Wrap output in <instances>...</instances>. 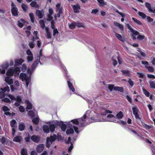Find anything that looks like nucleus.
I'll use <instances>...</instances> for the list:
<instances>
[{
  "label": "nucleus",
  "instance_id": "f257e3e1",
  "mask_svg": "<svg viewBox=\"0 0 155 155\" xmlns=\"http://www.w3.org/2000/svg\"><path fill=\"white\" fill-rule=\"evenodd\" d=\"M91 113V111L90 110H88L86 112V114L84 115L83 117L81 118L77 119H74L71 120V121L66 122L65 123L68 125H72V124L77 125L79 124L81 126H84L87 124L91 123L92 121H90L89 120L90 118L91 117L90 114Z\"/></svg>",
  "mask_w": 155,
  "mask_h": 155
},
{
  "label": "nucleus",
  "instance_id": "f03ea898",
  "mask_svg": "<svg viewBox=\"0 0 155 155\" xmlns=\"http://www.w3.org/2000/svg\"><path fill=\"white\" fill-rule=\"evenodd\" d=\"M23 70H27L26 73H21L19 75L20 79L22 81H25L26 82V86L27 88L28 87L31 82V75L32 73L34 71L35 68H21Z\"/></svg>",
  "mask_w": 155,
  "mask_h": 155
},
{
  "label": "nucleus",
  "instance_id": "7ed1b4c3",
  "mask_svg": "<svg viewBox=\"0 0 155 155\" xmlns=\"http://www.w3.org/2000/svg\"><path fill=\"white\" fill-rule=\"evenodd\" d=\"M20 72V68H9L6 73L8 77L5 78V82L9 85L13 84L12 79L9 76H12L13 74L15 77L18 76Z\"/></svg>",
  "mask_w": 155,
  "mask_h": 155
},
{
  "label": "nucleus",
  "instance_id": "20e7f679",
  "mask_svg": "<svg viewBox=\"0 0 155 155\" xmlns=\"http://www.w3.org/2000/svg\"><path fill=\"white\" fill-rule=\"evenodd\" d=\"M91 120L95 121L96 122L107 121L114 123H117L118 122L116 120L115 117L114 115L111 114L108 115L105 119H100L98 120H96L91 117Z\"/></svg>",
  "mask_w": 155,
  "mask_h": 155
},
{
  "label": "nucleus",
  "instance_id": "39448f33",
  "mask_svg": "<svg viewBox=\"0 0 155 155\" xmlns=\"http://www.w3.org/2000/svg\"><path fill=\"white\" fill-rule=\"evenodd\" d=\"M28 114V115L31 117L33 123L36 124H38L39 122V120L38 116L37 114L35 113L31 110L29 111Z\"/></svg>",
  "mask_w": 155,
  "mask_h": 155
},
{
  "label": "nucleus",
  "instance_id": "423d86ee",
  "mask_svg": "<svg viewBox=\"0 0 155 155\" xmlns=\"http://www.w3.org/2000/svg\"><path fill=\"white\" fill-rule=\"evenodd\" d=\"M7 96L12 101H16V102L15 103V105L16 106H19L21 102V98L20 96H17L16 98L14 97L13 95L12 94H8Z\"/></svg>",
  "mask_w": 155,
  "mask_h": 155
},
{
  "label": "nucleus",
  "instance_id": "0eeeda50",
  "mask_svg": "<svg viewBox=\"0 0 155 155\" xmlns=\"http://www.w3.org/2000/svg\"><path fill=\"white\" fill-rule=\"evenodd\" d=\"M68 127L67 128L66 131V133L67 134H70L73 133L74 130L75 132L78 134L79 131L78 130V128L77 127L75 126H72V125H68Z\"/></svg>",
  "mask_w": 155,
  "mask_h": 155
},
{
  "label": "nucleus",
  "instance_id": "6e6552de",
  "mask_svg": "<svg viewBox=\"0 0 155 155\" xmlns=\"http://www.w3.org/2000/svg\"><path fill=\"white\" fill-rule=\"evenodd\" d=\"M57 138V135L54 134L53 136H51L50 137L48 138L47 139L46 147L49 148L52 143Z\"/></svg>",
  "mask_w": 155,
  "mask_h": 155
},
{
  "label": "nucleus",
  "instance_id": "1a4fd4ad",
  "mask_svg": "<svg viewBox=\"0 0 155 155\" xmlns=\"http://www.w3.org/2000/svg\"><path fill=\"white\" fill-rule=\"evenodd\" d=\"M118 61L119 64H121V62L118 56H114L112 58V61L114 66L115 67L116 64H117V61Z\"/></svg>",
  "mask_w": 155,
  "mask_h": 155
},
{
  "label": "nucleus",
  "instance_id": "9d476101",
  "mask_svg": "<svg viewBox=\"0 0 155 155\" xmlns=\"http://www.w3.org/2000/svg\"><path fill=\"white\" fill-rule=\"evenodd\" d=\"M132 110L135 116V118L137 119H139L140 120V118L139 117V115L138 113V110L137 108V107H134L132 108Z\"/></svg>",
  "mask_w": 155,
  "mask_h": 155
},
{
  "label": "nucleus",
  "instance_id": "9b49d317",
  "mask_svg": "<svg viewBox=\"0 0 155 155\" xmlns=\"http://www.w3.org/2000/svg\"><path fill=\"white\" fill-rule=\"evenodd\" d=\"M11 5L12 7V14L15 16L17 15L18 14L17 8L15 7L12 2Z\"/></svg>",
  "mask_w": 155,
  "mask_h": 155
},
{
  "label": "nucleus",
  "instance_id": "f8f14e48",
  "mask_svg": "<svg viewBox=\"0 0 155 155\" xmlns=\"http://www.w3.org/2000/svg\"><path fill=\"white\" fill-rule=\"evenodd\" d=\"M14 61L15 65L17 66L21 64L24 60L22 58L16 59Z\"/></svg>",
  "mask_w": 155,
  "mask_h": 155
},
{
  "label": "nucleus",
  "instance_id": "ddd939ff",
  "mask_svg": "<svg viewBox=\"0 0 155 155\" xmlns=\"http://www.w3.org/2000/svg\"><path fill=\"white\" fill-rule=\"evenodd\" d=\"M142 90L143 93L145 94L146 96L149 97V98L151 100H152V95H150V93L146 90L144 87H142Z\"/></svg>",
  "mask_w": 155,
  "mask_h": 155
},
{
  "label": "nucleus",
  "instance_id": "4468645a",
  "mask_svg": "<svg viewBox=\"0 0 155 155\" xmlns=\"http://www.w3.org/2000/svg\"><path fill=\"white\" fill-rule=\"evenodd\" d=\"M72 7L74 9V12H79V10L80 9V6L79 4L72 5Z\"/></svg>",
  "mask_w": 155,
  "mask_h": 155
},
{
  "label": "nucleus",
  "instance_id": "2eb2a0df",
  "mask_svg": "<svg viewBox=\"0 0 155 155\" xmlns=\"http://www.w3.org/2000/svg\"><path fill=\"white\" fill-rule=\"evenodd\" d=\"M127 25L128 28L133 35H137L139 34V32L133 29L129 24H127Z\"/></svg>",
  "mask_w": 155,
  "mask_h": 155
},
{
  "label": "nucleus",
  "instance_id": "dca6fc26",
  "mask_svg": "<svg viewBox=\"0 0 155 155\" xmlns=\"http://www.w3.org/2000/svg\"><path fill=\"white\" fill-rule=\"evenodd\" d=\"M67 84L70 90L73 93L74 92L75 89L74 87L72 84L68 80L67 81Z\"/></svg>",
  "mask_w": 155,
  "mask_h": 155
},
{
  "label": "nucleus",
  "instance_id": "f3484780",
  "mask_svg": "<svg viewBox=\"0 0 155 155\" xmlns=\"http://www.w3.org/2000/svg\"><path fill=\"white\" fill-rule=\"evenodd\" d=\"M31 139L34 142L38 143L40 140V138L39 136L33 135L31 137Z\"/></svg>",
  "mask_w": 155,
  "mask_h": 155
},
{
  "label": "nucleus",
  "instance_id": "a211bd4d",
  "mask_svg": "<svg viewBox=\"0 0 155 155\" xmlns=\"http://www.w3.org/2000/svg\"><path fill=\"white\" fill-rule=\"evenodd\" d=\"M13 61L12 60H10L9 63L7 62L5 63L4 64H3V68H4V67L7 68L9 66H12L13 65Z\"/></svg>",
  "mask_w": 155,
  "mask_h": 155
},
{
  "label": "nucleus",
  "instance_id": "6ab92c4d",
  "mask_svg": "<svg viewBox=\"0 0 155 155\" xmlns=\"http://www.w3.org/2000/svg\"><path fill=\"white\" fill-rule=\"evenodd\" d=\"M145 5L149 12L150 13L153 12V9L152 8L151 5L150 3L147 2H146L145 3Z\"/></svg>",
  "mask_w": 155,
  "mask_h": 155
},
{
  "label": "nucleus",
  "instance_id": "aec40b11",
  "mask_svg": "<svg viewBox=\"0 0 155 155\" xmlns=\"http://www.w3.org/2000/svg\"><path fill=\"white\" fill-rule=\"evenodd\" d=\"M25 103L26 105L27 109L29 110H31L32 108V104L29 101L26 100L25 101Z\"/></svg>",
  "mask_w": 155,
  "mask_h": 155
},
{
  "label": "nucleus",
  "instance_id": "412c9836",
  "mask_svg": "<svg viewBox=\"0 0 155 155\" xmlns=\"http://www.w3.org/2000/svg\"><path fill=\"white\" fill-rule=\"evenodd\" d=\"M36 14L39 18H41L43 17L44 13L43 11H40L37 10L36 11Z\"/></svg>",
  "mask_w": 155,
  "mask_h": 155
},
{
  "label": "nucleus",
  "instance_id": "4be33fe9",
  "mask_svg": "<svg viewBox=\"0 0 155 155\" xmlns=\"http://www.w3.org/2000/svg\"><path fill=\"white\" fill-rule=\"evenodd\" d=\"M44 145L43 144L39 145L37 147V150L38 153H41L44 149Z\"/></svg>",
  "mask_w": 155,
  "mask_h": 155
},
{
  "label": "nucleus",
  "instance_id": "5701e85b",
  "mask_svg": "<svg viewBox=\"0 0 155 155\" xmlns=\"http://www.w3.org/2000/svg\"><path fill=\"white\" fill-rule=\"evenodd\" d=\"M115 35L116 37L120 41L124 42L125 41V38L124 37H123L120 35L119 34L117 33H116Z\"/></svg>",
  "mask_w": 155,
  "mask_h": 155
},
{
  "label": "nucleus",
  "instance_id": "b1692460",
  "mask_svg": "<svg viewBox=\"0 0 155 155\" xmlns=\"http://www.w3.org/2000/svg\"><path fill=\"white\" fill-rule=\"evenodd\" d=\"M98 5L100 6H104L107 4V3L104 0H97Z\"/></svg>",
  "mask_w": 155,
  "mask_h": 155
},
{
  "label": "nucleus",
  "instance_id": "393cba45",
  "mask_svg": "<svg viewBox=\"0 0 155 155\" xmlns=\"http://www.w3.org/2000/svg\"><path fill=\"white\" fill-rule=\"evenodd\" d=\"M25 22V21L24 19H21L18 21V25L20 27L22 28Z\"/></svg>",
  "mask_w": 155,
  "mask_h": 155
},
{
  "label": "nucleus",
  "instance_id": "a878e982",
  "mask_svg": "<svg viewBox=\"0 0 155 155\" xmlns=\"http://www.w3.org/2000/svg\"><path fill=\"white\" fill-rule=\"evenodd\" d=\"M3 110L5 112V114L6 115H10V113L8 111L9 110L7 107L4 106L3 107Z\"/></svg>",
  "mask_w": 155,
  "mask_h": 155
},
{
  "label": "nucleus",
  "instance_id": "bb28decb",
  "mask_svg": "<svg viewBox=\"0 0 155 155\" xmlns=\"http://www.w3.org/2000/svg\"><path fill=\"white\" fill-rule=\"evenodd\" d=\"M43 129L44 131L46 133H48L49 132V127L48 125H44L43 126Z\"/></svg>",
  "mask_w": 155,
  "mask_h": 155
},
{
  "label": "nucleus",
  "instance_id": "cd10ccee",
  "mask_svg": "<svg viewBox=\"0 0 155 155\" xmlns=\"http://www.w3.org/2000/svg\"><path fill=\"white\" fill-rule=\"evenodd\" d=\"M149 83L150 87L153 89H155V81L149 80Z\"/></svg>",
  "mask_w": 155,
  "mask_h": 155
},
{
  "label": "nucleus",
  "instance_id": "c85d7f7f",
  "mask_svg": "<svg viewBox=\"0 0 155 155\" xmlns=\"http://www.w3.org/2000/svg\"><path fill=\"white\" fill-rule=\"evenodd\" d=\"M22 139L21 137L20 136H16L14 138L13 140L15 142H19L21 141Z\"/></svg>",
  "mask_w": 155,
  "mask_h": 155
},
{
  "label": "nucleus",
  "instance_id": "c756f323",
  "mask_svg": "<svg viewBox=\"0 0 155 155\" xmlns=\"http://www.w3.org/2000/svg\"><path fill=\"white\" fill-rule=\"evenodd\" d=\"M116 116L117 118L120 119L123 118L124 115L123 112L120 111L117 114Z\"/></svg>",
  "mask_w": 155,
  "mask_h": 155
},
{
  "label": "nucleus",
  "instance_id": "7c9ffc66",
  "mask_svg": "<svg viewBox=\"0 0 155 155\" xmlns=\"http://www.w3.org/2000/svg\"><path fill=\"white\" fill-rule=\"evenodd\" d=\"M30 5L32 7L38 8L39 7V5H38L36 2L32 1L30 4Z\"/></svg>",
  "mask_w": 155,
  "mask_h": 155
},
{
  "label": "nucleus",
  "instance_id": "2f4dec72",
  "mask_svg": "<svg viewBox=\"0 0 155 155\" xmlns=\"http://www.w3.org/2000/svg\"><path fill=\"white\" fill-rule=\"evenodd\" d=\"M10 125L12 128L15 127L16 126V122L13 120L10 121Z\"/></svg>",
  "mask_w": 155,
  "mask_h": 155
},
{
  "label": "nucleus",
  "instance_id": "473e14b6",
  "mask_svg": "<svg viewBox=\"0 0 155 155\" xmlns=\"http://www.w3.org/2000/svg\"><path fill=\"white\" fill-rule=\"evenodd\" d=\"M104 111L101 112V114L102 115H106L107 114L111 113H112L111 111L107 109H104Z\"/></svg>",
  "mask_w": 155,
  "mask_h": 155
},
{
  "label": "nucleus",
  "instance_id": "72a5a7b5",
  "mask_svg": "<svg viewBox=\"0 0 155 155\" xmlns=\"http://www.w3.org/2000/svg\"><path fill=\"white\" fill-rule=\"evenodd\" d=\"M25 126L22 123H21L19 125V129L20 131H22L24 130Z\"/></svg>",
  "mask_w": 155,
  "mask_h": 155
},
{
  "label": "nucleus",
  "instance_id": "f704fd0d",
  "mask_svg": "<svg viewBox=\"0 0 155 155\" xmlns=\"http://www.w3.org/2000/svg\"><path fill=\"white\" fill-rule=\"evenodd\" d=\"M132 18L134 21L138 25H142V23L139 20H138L135 18L133 17Z\"/></svg>",
  "mask_w": 155,
  "mask_h": 155
},
{
  "label": "nucleus",
  "instance_id": "c9c22d12",
  "mask_svg": "<svg viewBox=\"0 0 155 155\" xmlns=\"http://www.w3.org/2000/svg\"><path fill=\"white\" fill-rule=\"evenodd\" d=\"M123 75L127 76H129L130 75V72L128 70H122L121 71Z\"/></svg>",
  "mask_w": 155,
  "mask_h": 155
},
{
  "label": "nucleus",
  "instance_id": "e433bc0d",
  "mask_svg": "<svg viewBox=\"0 0 155 155\" xmlns=\"http://www.w3.org/2000/svg\"><path fill=\"white\" fill-rule=\"evenodd\" d=\"M138 15L141 16L143 19H144L147 17V16L144 13L139 12L138 13Z\"/></svg>",
  "mask_w": 155,
  "mask_h": 155
},
{
  "label": "nucleus",
  "instance_id": "4c0bfd02",
  "mask_svg": "<svg viewBox=\"0 0 155 155\" xmlns=\"http://www.w3.org/2000/svg\"><path fill=\"white\" fill-rule=\"evenodd\" d=\"M76 26H77L78 28H84L85 26L84 24L83 23L77 22L76 23Z\"/></svg>",
  "mask_w": 155,
  "mask_h": 155
},
{
  "label": "nucleus",
  "instance_id": "58836bf2",
  "mask_svg": "<svg viewBox=\"0 0 155 155\" xmlns=\"http://www.w3.org/2000/svg\"><path fill=\"white\" fill-rule=\"evenodd\" d=\"M76 26V22L72 23L69 25V28L71 29L74 28Z\"/></svg>",
  "mask_w": 155,
  "mask_h": 155
},
{
  "label": "nucleus",
  "instance_id": "ea45409f",
  "mask_svg": "<svg viewBox=\"0 0 155 155\" xmlns=\"http://www.w3.org/2000/svg\"><path fill=\"white\" fill-rule=\"evenodd\" d=\"M49 130L51 132H53L55 129V126L53 124H51L49 126Z\"/></svg>",
  "mask_w": 155,
  "mask_h": 155
},
{
  "label": "nucleus",
  "instance_id": "a19ab883",
  "mask_svg": "<svg viewBox=\"0 0 155 155\" xmlns=\"http://www.w3.org/2000/svg\"><path fill=\"white\" fill-rule=\"evenodd\" d=\"M33 55H28L27 57V59L28 62L32 61L33 59Z\"/></svg>",
  "mask_w": 155,
  "mask_h": 155
},
{
  "label": "nucleus",
  "instance_id": "79ce46f5",
  "mask_svg": "<svg viewBox=\"0 0 155 155\" xmlns=\"http://www.w3.org/2000/svg\"><path fill=\"white\" fill-rule=\"evenodd\" d=\"M29 16L31 22L32 23H34L35 19L34 14L32 13H30L29 14Z\"/></svg>",
  "mask_w": 155,
  "mask_h": 155
},
{
  "label": "nucleus",
  "instance_id": "37998d69",
  "mask_svg": "<svg viewBox=\"0 0 155 155\" xmlns=\"http://www.w3.org/2000/svg\"><path fill=\"white\" fill-rule=\"evenodd\" d=\"M114 25L117 26L118 27V28L120 29L121 30H123V27L122 26V25L120 24L117 23V22H115L114 23Z\"/></svg>",
  "mask_w": 155,
  "mask_h": 155
},
{
  "label": "nucleus",
  "instance_id": "c03bdc74",
  "mask_svg": "<svg viewBox=\"0 0 155 155\" xmlns=\"http://www.w3.org/2000/svg\"><path fill=\"white\" fill-rule=\"evenodd\" d=\"M146 18L148 22H151L152 24H153L154 23L153 22V19L150 17L147 16Z\"/></svg>",
  "mask_w": 155,
  "mask_h": 155
},
{
  "label": "nucleus",
  "instance_id": "a18cd8bd",
  "mask_svg": "<svg viewBox=\"0 0 155 155\" xmlns=\"http://www.w3.org/2000/svg\"><path fill=\"white\" fill-rule=\"evenodd\" d=\"M61 4L60 3H58L56 5V12L59 11L60 10L62 11L61 9L60 8Z\"/></svg>",
  "mask_w": 155,
  "mask_h": 155
},
{
  "label": "nucleus",
  "instance_id": "49530a36",
  "mask_svg": "<svg viewBox=\"0 0 155 155\" xmlns=\"http://www.w3.org/2000/svg\"><path fill=\"white\" fill-rule=\"evenodd\" d=\"M41 27L43 28L45 26L44 21L42 20H40L39 21Z\"/></svg>",
  "mask_w": 155,
  "mask_h": 155
},
{
  "label": "nucleus",
  "instance_id": "de8ad7c7",
  "mask_svg": "<svg viewBox=\"0 0 155 155\" xmlns=\"http://www.w3.org/2000/svg\"><path fill=\"white\" fill-rule=\"evenodd\" d=\"M21 155H27V150L23 149L21 150Z\"/></svg>",
  "mask_w": 155,
  "mask_h": 155
},
{
  "label": "nucleus",
  "instance_id": "09e8293b",
  "mask_svg": "<svg viewBox=\"0 0 155 155\" xmlns=\"http://www.w3.org/2000/svg\"><path fill=\"white\" fill-rule=\"evenodd\" d=\"M61 130L62 131H65V130L66 129V128H67L66 125L64 124H62L61 125Z\"/></svg>",
  "mask_w": 155,
  "mask_h": 155
},
{
  "label": "nucleus",
  "instance_id": "8fccbe9b",
  "mask_svg": "<svg viewBox=\"0 0 155 155\" xmlns=\"http://www.w3.org/2000/svg\"><path fill=\"white\" fill-rule=\"evenodd\" d=\"M61 12L62 11L60 10L58 12L57 14L54 15V18L55 19H56L57 18H58L60 17V14L61 13Z\"/></svg>",
  "mask_w": 155,
  "mask_h": 155
},
{
  "label": "nucleus",
  "instance_id": "3c124183",
  "mask_svg": "<svg viewBox=\"0 0 155 155\" xmlns=\"http://www.w3.org/2000/svg\"><path fill=\"white\" fill-rule=\"evenodd\" d=\"M141 63L142 64H144L145 65V67L146 68L148 67L149 65L148 62L147 61H142Z\"/></svg>",
  "mask_w": 155,
  "mask_h": 155
},
{
  "label": "nucleus",
  "instance_id": "603ef678",
  "mask_svg": "<svg viewBox=\"0 0 155 155\" xmlns=\"http://www.w3.org/2000/svg\"><path fill=\"white\" fill-rule=\"evenodd\" d=\"M128 82L131 87H133L134 84V82L130 79H129V80L128 81Z\"/></svg>",
  "mask_w": 155,
  "mask_h": 155
},
{
  "label": "nucleus",
  "instance_id": "864d4df0",
  "mask_svg": "<svg viewBox=\"0 0 155 155\" xmlns=\"http://www.w3.org/2000/svg\"><path fill=\"white\" fill-rule=\"evenodd\" d=\"M33 40H33V41H32L29 42V46L31 48H33L35 46Z\"/></svg>",
  "mask_w": 155,
  "mask_h": 155
},
{
  "label": "nucleus",
  "instance_id": "5fc2aeb1",
  "mask_svg": "<svg viewBox=\"0 0 155 155\" xmlns=\"http://www.w3.org/2000/svg\"><path fill=\"white\" fill-rule=\"evenodd\" d=\"M145 37L144 35H139L137 36V38L139 40H142L144 39Z\"/></svg>",
  "mask_w": 155,
  "mask_h": 155
},
{
  "label": "nucleus",
  "instance_id": "6e6d98bb",
  "mask_svg": "<svg viewBox=\"0 0 155 155\" xmlns=\"http://www.w3.org/2000/svg\"><path fill=\"white\" fill-rule=\"evenodd\" d=\"M21 7L23 9L24 11H26L27 9V6L25 4H22L21 5Z\"/></svg>",
  "mask_w": 155,
  "mask_h": 155
},
{
  "label": "nucleus",
  "instance_id": "4d7b16f0",
  "mask_svg": "<svg viewBox=\"0 0 155 155\" xmlns=\"http://www.w3.org/2000/svg\"><path fill=\"white\" fill-rule=\"evenodd\" d=\"M5 94L4 91H3L0 92V98H3L5 96Z\"/></svg>",
  "mask_w": 155,
  "mask_h": 155
},
{
  "label": "nucleus",
  "instance_id": "13d9d810",
  "mask_svg": "<svg viewBox=\"0 0 155 155\" xmlns=\"http://www.w3.org/2000/svg\"><path fill=\"white\" fill-rule=\"evenodd\" d=\"M46 37L48 38H51V32L49 31L48 32H46Z\"/></svg>",
  "mask_w": 155,
  "mask_h": 155
},
{
  "label": "nucleus",
  "instance_id": "bf43d9fd",
  "mask_svg": "<svg viewBox=\"0 0 155 155\" xmlns=\"http://www.w3.org/2000/svg\"><path fill=\"white\" fill-rule=\"evenodd\" d=\"M2 91L5 92L6 91H9V87L8 86H6L3 89L2 88Z\"/></svg>",
  "mask_w": 155,
  "mask_h": 155
},
{
  "label": "nucleus",
  "instance_id": "052dcab7",
  "mask_svg": "<svg viewBox=\"0 0 155 155\" xmlns=\"http://www.w3.org/2000/svg\"><path fill=\"white\" fill-rule=\"evenodd\" d=\"M99 11L98 9H93L92 10L91 13L92 14H95L97 13Z\"/></svg>",
  "mask_w": 155,
  "mask_h": 155
},
{
  "label": "nucleus",
  "instance_id": "680f3d73",
  "mask_svg": "<svg viewBox=\"0 0 155 155\" xmlns=\"http://www.w3.org/2000/svg\"><path fill=\"white\" fill-rule=\"evenodd\" d=\"M114 87L113 85H111L110 84L108 85V88L110 91H112L113 89H114Z\"/></svg>",
  "mask_w": 155,
  "mask_h": 155
},
{
  "label": "nucleus",
  "instance_id": "e2e57ef3",
  "mask_svg": "<svg viewBox=\"0 0 155 155\" xmlns=\"http://www.w3.org/2000/svg\"><path fill=\"white\" fill-rule=\"evenodd\" d=\"M126 98L127 100L129 102H130V103H132V99L130 96L127 95L126 96Z\"/></svg>",
  "mask_w": 155,
  "mask_h": 155
},
{
  "label": "nucleus",
  "instance_id": "0e129e2a",
  "mask_svg": "<svg viewBox=\"0 0 155 155\" xmlns=\"http://www.w3.org/2000/svg\"><path fill=\"white\" fill-rule=\"evenodd\" d=\"M19 109L20 111L21 112H23L25 110V108L22 106H20L19 107Z\"/></svg>",
  "mask_w": 155,
  "mask_h": 155
},
{
  "label": "nucleus",
  "instance_id": "69168bd1",
  "mask_svg": "<svg viewBox=\"0 0 155 155\" xmlns=\"http://www.w3.org/2000/svg\"><path fill=\"white\" fill-rule=\"evenodd\" d=\"M2 101L6 103H10L11 102L10 100L7 98H5L2 100Z\"/></svg>",
  "mask_w": 155,
  "mask_h": 155
},
{
  "label": "nucleus",
  "instance_id": "338daca9",
  "mask_svg": "<svg viewBox=\"0 0 155 155\" xmlns=\"http://www.w3.org/2000/svg\"><path fill=\"white\" fill-rule=\"evenodd\" d=\"M137 74L138 75L139 78H143L144 77V75L143 73L138 72Z\"/></svg>",
  "mask_w": 155,
  "mask_h": 155
},
{
  "label": "nucleus",
  "instance_id": "774afa93",
  "mask_svg": "<svg viewBox=\"0 0 155 155\" xmlns=\"http://www.w3.org/2000/svg\"><path fill=\"white\" fill-rule=\"evenodd\" d=\"M38 33V32L37 31H34L33 34L35 35V36H34L33 37V39H34L35 38V39H38V38L37 36V34Z\"/></svg>",
  "mask_w": 155,
  "mask_h": 155
}]
</instances>
